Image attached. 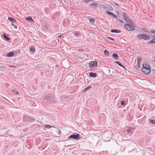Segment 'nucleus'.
<instances>
[{"instance_id":"19","label":"nucleus","mask_w":155,"mask_h":155,"mask_svg":"<svg viewBox=\"0 0 155 155\" xmlns=\"http://www.w3.org/2000/svg\"><path fill=\"white\" fill-rule=\"evenodd\" d=\"M3 36L4 38L5 39V40L8 41H10V38L7 36L6 35H5V34H3Z\"/></svg>"},{"instance_id":"7","label":"nucleus","mask_w":155,"mask_h":155,"mask_svg":"<svg viewBox=\"0 0 155 155\" xmlns=\"http://www.w3.org/2000/svg\"><path fill=\"white\" fill-rule=\"evenodd\" d=\"M81 137L79 134H73L69 136L68 138L69 139H73L74 140H78L80 139Z\"/></svg>"},{"instance_id":"22","label":"nucleus","mask_w":155,"mask_h":155,"mask_svg":"<svg viewBox=\"0 0 155 155\" xmlns=\"http://www.w3.org/2000/svg\"><path fill=\"white\" fill-rule=\"evenodd\" d=\"M142 30L144 31H145V32L147 33H149V32L147 30V28L146 27H143V28H142Z\"/></svg>"},{"instance_id":"47","label":"nucleus","mask_w":155,"mask_h":155,"mask_svg":"<svg viewBox=\"0 0 155 155\" xmlns=\"http://www.w3.org/2000/svg\"><path fill=\"white\" fill-rule=\"evenodd\" d=\"M154 71H155V69L154 70Z\"/></svg>"},{"instance_id":"35","label":"nucleus","mask_w":155,"mask_h":155,"mask_svg":"<svg viewBox=\"0 0 155 155\" xmlns=\"http://www.w3.org/2000/svg\"><path fill=\"white\" fill-rule=\"evenodd\" d=\"M107 38L110 40H111L113 41H114V38H110V37H107Z\"/></svg>"},{"instance_id":"40","label":"nucleus","mask_w":155,"mask_h":155,"mask_svg":"<svg viewBox=\"0 0 155 155\" xmlns=\"http://www.w3.org/2000/svg\"><path fill=\"white\" fill-rule=\"evenodd\" d=\"M62 35H60L58 36V37L59 38H61L62 37Z\"/></svg>"},{"instance_id":"24","label":"nucleus","mask_w":155,"mask_h":155,"mask_svg":"<svg viewBox=\"0 0 155 155\" xmlns=\"http://www.w3.org/2000/svg\"><path fill=\"white\" fill-rule=\"evenodd\" d=\"M155 44V38L148 42V44Z\"/></svg>"},{"instance_id":"3","label":"nucleus","mask_w":155,"mask_h":155,"mask_svg":"<svg viewBox=\"0 0 155 155\" xmlns=\"http://www.w3.org/2000/svg\"><path fill=\"white\" fill-rule=\"evenodd\" d=\"M136 37L139 39H142L145 40H148L150 39V36L147 34H140L137 36Z\"/></svg>"},{"instance_id":"39","label":"nucleus","mask_w":155,"mask_h":155,"mask_svg":"<svg viewBox=\"0 0 155 155\" xmlns=\"http://www.w3.org/2000/svg\"><path fill=\"white\" fill-rule=\"evenodd\" d=\"M127 132L128 133H130V130L129 129H127Z\"/></svg>"},{"instance_id":"41","label":"nucleus","mask_w":155,"mask_h":155,"mask_svg":"<svg viewBox=\"0 0 155 155\" xmlns=\"http://www.w3.org/2000/svg\"><path fill=\"white\" fill-rule=\"evenodd\" d=\"M20 50H18L16 51L18 53H19L20 52Z\"/></svg>"},{"instance_id":"49","label":"nucleus","mask_w":155,"mask_h":155,"mask_svg":"<svg viewBox=\"0 0 155 155\" xmlns=\"http://www.w3.org/2000/svg\"><path fill=\"white\" fill-rule=\"evenodd\" d=\"M154 58H155V57H154Z\"/></svg>"},{"instance_id":"38","label":"nucleus","mask_w":155,"mask_h":155,"mask_svg":"<svg viewBox=\"0 0 155 155\" xmlns=\"http://www.w3.org/2000/svg\"><path fill=\"white\" fill-rule=\"evenodd\" d=\"M13 26H14V28H15V29H17V27L16 25H15Z\"/></svg>"},{"instance_id":"23","label":"nucleus","mask_w":155,"mask_h":155,"mask_svg":"<svg viewBox=\"0 0 155 155\" xmlns=\"http://www.w3.org/2000/svg\"><path fill=\"white\" fill-rule=\"evenodd\" d=\"M104 54L105 55H107V56H108L109 54L110 53L109 52L107 51L106 50H105L104 51Z\"/></svg>"},{"instance_id":"30","label":"nucleus","mask_w":155,"mask_h":155,"mask_svg":"<svg viewBox=\"0 0 155 155\" xmlns=\"http://www.w3.org/2000/svg\"><path fill=\"white\" fill-rule=\"evenodd\" d=\"M149 120L152 124H155V120L149 119Z\"/></svg>"},{"instance_id":"6","label":"nucleus","mask_w":155,"mask_h":155,"mask_svg":"<svg viewBox=\"0 0 155 155\" xmlns=\"http://www.w3.org/2000/svg\"><path fill=\"white\" fill-rule=\"evenodd\" d=\"M23 120L25 122H33L35 120V119L26 115H24Z\"/></svg>"},{"instance_id":"15","label":"nucleus","mask_w":155,"mask_h":155,"mask_svg":"<svg viewBox=\"0 0 155 155\" xmlns=\"http://www.w3.org/2000/svg\"><path fill=\"white\" fill-rule=\"evenodd\" d=\"M141 59L142 58L140 57H138L137 58V66L138 68L140 67V61Z\"/></svg>"},{"instance_id":"48","label":"nucleus","mask_w":155,"mask_h":155,"mask_svg":"<svg viewBox=\"0 0 155 155\" xmlns=\"http://www.w3.org/2000/svg\"><path fill=\"white\" fill-rule=\"evenodd\" d=\"M154 37H155V35L154 36Z\"/></svg>"},{"instance_id":"34","label":"nucleus","mask_w":155,"mask_h":155,"mask_svg":"<svg viewBox=\"0 0 155 155\" xmlns=\"http://www.w3.org/2000/svg\"><path fill=\"white\" fill-rule=\"evenodd\" d=\"M46 127L47 128H51V126L50 125H46Z\"/></svg>"},{"instance_id":"45","label":"nucleus","mask_w":155,"mask_h":155,"mask_svg":"<svg viewBox=\"0 0 155 155\" xmlns=\"http://www.w3.org/2000/svg\"><path fill=\"white\" fill-rule=\"evenodd\" d=\"M94 1V0H89V2H90V1Z\"/></svg>"},{"instance_id":"43","label":"nucleus","mask_w":155,"mask_h":155,"mask_svg":"<svg viewBox=\"0 0 155 155\" xmlns=\"http://www.w3.org/2000/svg\"><path fill=\"white\" fill-rule=\"evenodd\" d=\"M15 23H12V26H13L15 24H14Z\"/></svg>"},{"instance_id":"46","label":"nucleus","mask_w":155,"mask_h":155,"mask_svg":"<svg viewBox=\"0 0 155 155\" xmlns=\"http://www.w3.org/2000/svg\"><path fill=\"white\" fill-rule=\"evenodd\" d=\"M154 61V63H155V61Z\"/></svg>"},{"instance_id":"16","label":"nucleus","mask_w":155,"mask_h":155,"mask_svg":"<svg viewBox=\"0 0 155 155\" xmlns=\"http://www.w3.org/2000/svg\"><path fill=\"white\" fill-rule=\"evenodd\" d=\"M110 32L113 33H120L121 32V31L119 30L113 29L111 30Z\"/></svg>"},{"instance_id":"44","label":"nucleus","mask_w":155,"mask_h":155,"mask_svg":"<svg viewBox=\"0 0 155 155\" xmlns=\"http://www.w3.org/2000/svg\"><path fill=\"white\" fill-rule=\"evenodd\" d=\"M16 94H18V91H17L16 93Z\"/></svg>"},{"instance_id":"2","label":"nucleus","mask_w":155,"mask_h":155,"mask_svg":"<svg viewBox=\"0 0 155 155\" xmlns=\"http://www.w3.org/2000/svg\"><path fill=\"white\" fill-rule=\"evenodd\" d=\"M143 67L142 68V71L146 74L148 75L150 72V66H148V67H145L144 64H143Z\"/></svg>"},{"instance_id":"4","label":"nucleus","mask_w":155,"mask_h":155,"mask_svg":"<svg viewBox=\"0 0 155 155\" xmlns=\"http://www.w3.org/2000/svg\"><path fill=\"white\" fill-rule=\"evenodd\" d=\"M135 24L133 22V24L130 23H127L125 24L124 25V27L128 31H132L134 30Z\"/></svg>"},{"instance_id":"1","label":"nucleus","mask_w":155,"mask_h":155,"mask_svg":"<svg viewBox=\"0 0 155 155\" xmlns=\"http://www.w3.org/2000/svg\"><path fill=\"white\" fill-rule=\"evenodd\" d=\"M45 101L49 103H54L55 102L54 95L52 93H50L47 95L44 98Z\"/></svg>"},{"instance_id":"5","label":"nucleus","mask_w":155,"mask_h":155,"mask_svg":"<svg viewBox=\"0 0 155 155\" xmlns=\"http://www.w3.org/2000/svg\"><path fill=\"white\" fill-rule=\"evenodd\" d=\"M123 17L124 20L127 23L133 24V21L130 19L126 13H123Z\"/></svg>"},{"instance_id":"26","label":"nucleus","mask_w":155,"mask_h":155,"mask_svg":"<svg viewBox=\"0 0 155 155\" xmlns=\"http://www.w3.org/2000/svg\"><path fill=\"white\" fill-rule=\"evenodd\" d=\"M95 21V20L94 18L90 19L89 21L90 22L92 23L94 22Z\"/></svg>"},{"instance_id":"12","label":"nucleus","mask_w":155,"mask_h":155,"mask_svg":"<svg viewBox=\"0 0 155 155\" xmlns=\"http://www.w3.org/2000/svg\"><path fill=\"white\" fill-rule=\"evenodd\" d=\"M106 12L108 15H111L114 18H117L116 15L112 12L108 11H107Z\"/></svg>"},{"instance_id":"8","label":"nucleus","mask_w":155,"mask_h":155,"mask_svg":"<svg viewBox=\"0 0 155 155\" xmlns=\"http://www.w3.org/2000/svg\"><path fill=\"white\" fill-rule=\"evenodd\" d=\"M97 63L98 62L95 61H91L89 63V66L91 68L97 67Z\"/></svg>"},{"instance_id":"27","label":"nucleus","mask_w":155,"mask_h":155,"mask_svg":"<svg viewBox=\"0 0 155 155\" xmlns=\"http://www.w3.org/2000/svg\"><path fill=\"white\" fill-rule=\"evenodd\" d=\"M115 63L120 66L121 65H122L121 64L120 62H119V61H115Z\"/></svg>"},{"instance_id":"29","label":"nucleus","mask_w":155,"mask_h":155,"mask_svg":"<svg viewBox=\"0 0 155 155\" xmlns=\"http://www.w3.org/2000/svg\"><path fill=\"white\" fill-rule=\"evenodd\" d=\"M150 32L152 34L155 33V30L154 29H150Z\"/></svg>"},{"instance_id":"32","label":"nucleus","mask_w":155,"mask_h":155,"mask_svg":"<svg viewBox=\"0 0 155 155\" xmlns=\"http://www.w3.org/2000/svg\"><path fill=\"white\" fill-rule=\"evenodd\" d=\"M74 34L76 36L78 35L79 33L77 31H76L74 32Z\"/></svg>"},{"instance_id":"11","label":"nucleus","mask_w":155,"mask_h":155,"mask_svg":"<svg viewBox=\"0 0 155 155\" xmlns=\"http://www.w3.org/2000/svg\"><path fill=\"white\" fill-rule=\"evenodd\" d=\"M98 5V3L95 2H93L92 4H91L89 5V7L91 8H96L97 7Z\"/></svg>"},{"instance_id":"9","label":"nucleus","mask_w":155,"mask_h":155,"mask_svg":"<svg viewBox=\"0 0 155 155\" xmlns=\"http://www.w3.org/2000/svg\"><path fill=\"white\" fill-rule=\"evenodd\" d=\"M104 8H105L108 10L112 11L113 10V8L110 5L108 4H104L102 6Z\"/></svg>"},{"instance_id":"28","label":"nucleus","mask_w":155,"mask_h":155,"mask_svg":"<svg viewBox=\"0 0 155 155\" xmlns=\"http://www.w3.org/2000/svg\"><path fill=\"white\" fill-rule=\"evenodd\" d=\"M143 64H144V65L145 67H148V66H150L149 64L147 62H144Z\"/></svg>"},{"instance_id":"10","label":"nucleus","mask_w":155,"mask_h":155,"mask_svg":"<svg viewBox=\"0 0 155 155\" xmlns=\"http://www.w3.org/2000/svg\"><path fill=\"white\" fill-rule=\"evenodd\" d=\"M61 99L63 101H68L69 100L68 98V97L66 95H63L61 96Z\"/></svg>"},{"instance_id":"33","label":"nucleus","mask_w":155,"mask_h":155,"mask_svg":"<svg viewBox=\"0 0 155 155\" xmlns=\"http://www.w3.org/2000/svg\"><path fill=\"white\" fill-rule=\"evenodd\" d=\"M83 1L86 3H87L89 2V0H83Z\"/></svg>"},{"instance_id":"20","label":"nucleus","mask_w":155,"mask_h":155,"mask_svg":"<svg viewBox=\"0 0 155 155\" xmlns=\"http://www.w3.org/2000/svg\"><path fill=\"white\" fill-rule=\"evenodd\" d=\"M14 55V53L13 52H11L8 53L6 55L7 57H11L13 56Z\"/></svg>"},{"instance_id":"13","label":"nucleus","mask_w":155,"mask_h":155,"mask_svg":"<svg viewBox=\"0 0 155 155\" xmlns=\"http://www.w3.org/2000/svg\"><path fill=\"white\" fill-rule=\"evenodd\" d=\"M8 19L10 21L12 22V23L16 24L17 22L16 20L15 19L12 17H8Z\"/></svg>"},{"instance_id":"21","label":"nucleus","mask_w":155,"mask_h":155,"mask_svg":"<svg viewBox=\"0 0 155 155\" xmlns=\"http://www.w3.org/2000/svg\"><path fill=\"white\" fill-rule=\"evenodd\" d=\"M25 20L28 21H33V19L31 17H27L25 18Z\"/></svg>"},{"instance_id":"18","label":"nucleus","mask_w":155,"mask_h":155,"mask_svg":"<svg viewBox=\"0 0 155 155\" xmlns=\"http://www.w3.org/2000/svg\"><path fill=\"white\" fill-rule=\"evenodd\" d=\"M112 57L116 60H118V55L116 53H114L113 54Z\"/></svg>"},{"instance_id":"42","label":"nucleus","mask_w":155,"mask_h":155,"mask_svg":"<svg viewBox=\"0 0 155 155\" xmlns=\"http://www.w3.org/2000/svg\"><path fill=\"white\" fill-rule=\"evenodd\" d=\"M114 3L115 4V5H116L117 6H119V5L117 3Z\"/></svg>"},{"instance_id":"17","label":"nucleus","mask_w":155,"mask_h":155,"mask_svg":"<svg viewBox=\"0 0 155 155\" xmlns=\"http://www.w3.org/2000/svg\"><path fill=\"white\" fill-rule=\"evenodd\" d=\"M92 87L91 85H90V86H87V87H86V88H85L82 91V93H84V92H85L88 91V90H89V89H90V88H91Z\"/></svg>"},{"instance_id":"37","label":"nucleus","mask_w":155,"mask_h":155,"mask_svg":"<svg viewBox=\"0 0 155 155\" xmlns=\"http://www.w3.org/2000/svg\"><path fill=\"white\" fill-rule=\"evenodd\" d=\"M120 67L124 68L125 70H127V69L125 68V67L122 64V65L120 66Z\"/></svg>"},{"instance_id":"31","label":"nucleus","mask_w":155,"mask_h":155,"mask_svg":"<svg viewBox=\"0 0 155 155\" xmlns=\"http://www.w3.org/2000/svg\"><path fill=\"white\" fill-rule=\"evenodd\" d=\"M125 104V102L124 101H121V104L122 105H124Z\"/></svg>"},{"instance_id":"36","label":"nucleus","mask_w":155,"mask_h":155,"mask_svg":"<svg viewBox=\"0 0 155 155\" xmlns=\"http://www.w3.org/2000/svg\"><path fill=\"white\" fill-rule=\"evenodd\" d=\"M58 133L59 134H61V131L60 130H58Z\"/></svg>"},{"instance_id":"25","label":"nucleus","mask_w":155,"mask_h":155,"mask_svg":"<svg viewBox=\"0 0 155 155\" xmlns=\"http://www.w3.org/2000/svg\"><path fill=\"white\" fill-rule=\"evenodd\" d=\"M30 51L31 52H35V47H31L30 48Z\"/></svg>"},{"instance_id":"14","label":"nucleus","mask_w":155,"mask_h":155,"mask_svg":"<svg viewBox=\"0 0 155 155\" xmlns=\"http://www.w3.org/2000/svg\"><path fill=\"white\" fill-rule=\"evenodd\" d=\"M89 74V76L91 77L95 78L97 76V74L96 73L90 72Z\"/></svg>"}]
</instances>
